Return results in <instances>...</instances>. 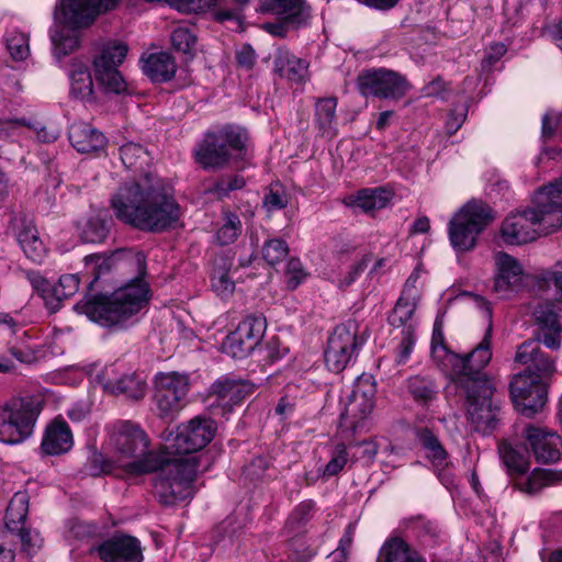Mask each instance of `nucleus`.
I'll return each instance as SVG.
<instances>
[{"label": "nucleus", "mask_w": 562, "mask_h": 562, "mask_svg": "<svg viewBox=\"0 0 562 562\" xmlns=\"http://www.w3.org/2000/svg\"><path fill=\"white\" fill-rule=\"evenodd\" d=\"M120 158L126 169L139 172L137 179L123 182L110 200L115 217L139 231L158 233L180 218V206L157 175L145 171L151 162L148 150L138 143L120 147Z\"/></svg>", "instance_id": "nucleus-1"}, {"label": "nucleus", "mask_w": 562, "mask_h": 562, "mask_svg": "<svg viewBox=\"0 0 562 562\" xmlns=\"http://www.w3.org/2000/svg\"><path fill=\"white\" fill-rule=\"evenodd\" d=\"M110 445L121 458L134 459L124 467L130 475L158 472L154 480L155 495L165 506L191 498L196 476V458L171 459L164 450L148 451L149 439L139 425L117 420L109 428Z\"/></svg>", "instance_id": "nucleus-2"}, {"label": "nucleus", "mask_w": 562, "mask_h": 562, "mask_svg": "<svg viewBox=\"0 0 562 562\" xmlns=\"http://www.w3.org/2000/svg\"><path fill=\"white\" fill-rule=\"evenodd\" d=\"M532 204V207L510 213L503 221L501 233L506 244H526L562 227V189L557 181L540 188Z\"/></svg>", "instance_id": "nucleus-3"}, {"label": "nucleus", "mask_w": 562, "mask_h": 562, "mask_svg": "<svg viewBox=\"0 0 562 562\" xmlns=\"http://www.w3.org/2000/svg\"><path fill=\"white\" fill-rule=\"evenodd\" d=\"M149 288L142 278H135L110 296L89 295L76 308L89 319L105 327L123 325L148 303Z\"/></svg>", "instance_id": "nucleus-4"}, {"label": "nucleus", "mask_w": 562, "mask_h": 562, "mask_svg": "<svg viewBox=\"0 0 562 562\" xmlns=\"http://www.w3.org/2000/svg\"><path fill=\"white\" fill-rule=\"evenodd\" d=\"M122 0H61L60 13L66 25L50 32L54 55L58 59L79 45L77 30L89 27L103 13L114 10Z\"/></svg>", "instance_id": "nucleus-5"}, {"label": "nucleus", "mask_w": 562, "mask_h": 562, "mask_svg": "<svg viewBox=\"0 0 562 562\" xmlns=\"http://www.w3.org/2000/svg\"><path fill=\"white\" fill-rule=\"evenodd\" d=\"M249 136L245 128L226 124L209 131L194 149L195 161L205 170H221L247 156Z\"/></svg>", "instance_id": "nucleus-6"}, {"label": "nucleus", "mask_w": 562, "mask_h": 562, "mask_svg": "<svg viewBox=\"0 0 562 562\" xmlns=\"http://www.w3.org/2000/svg\"><path fill=\"white\" fill-rule=\"evenodd\" d=\"M492 324L490 323L480 344L470 353L464 356L442 347L445 352L443 366L450 367V372L457 386L494 382L484 372V368L492 359Z\"/></svg>", "instance_id": "nucleus-7"}, {"label": "nucleus", "mask_w": 562, "mask_h": 562, "mask_svg": "<svg viewBox=\"0 0 562 562\" xmlns=\"http://www.w3.org/2000/svg\"><path fill=\"white\" fill-rule=\"evenodd\" d=\"M42 411L33 396L11 398L0 407V441L18 445L27 439Z\"/></svg>", "instance_id": "nucleus-8"}, {"label": "nucleus", "mask_w": 562, "mask_h": 562, "mask_svg": "<svg viewBox=\"0 0 562 562\" xmlns=\"http://www.w3.org/2000/svg\"><path fill=\"white\" fill-rule=\"evenodd\" d=\"M216 424L205 416H195L177 427L176 432H170L167 440L169 445L164 449V456L171 459L196 458V471L199 458L194 452L205 448L214 438Z\"/></svg>", "instance_id": "nucleus-9"}, {"label": "nucleus", "mask_w": 562, "mask_h": 562, "mask_svg": "<svg viewBox=\"0 0 562 562\" xmlns=\"http://www.w3.org/2000/svg\"><path fill=\"white\" fill-rule=\"evenodd\" d=\"M493 220L491 209L481 202L465 204L449 223V238L458 251L471 250L477 236Z\"/></svg>", "instance_id": "nucleus-10"}, {"label": "nucleus", "mask_w": 562, "mask_h": 562, "mask_svg": "<svg viewBox=\"0 0 562 562\" xmlns=\"http://www.w3.org/2000/svg\"><path fill=\"white\" fill-rule=\"evenodd\" d=\"M465 395L469 419L475 431L487 435L499 422L501 407L494 397V382H483L475 385L457 386Z\"/></svg>", "instance_id": "nucleus-11"}, {"label": "nucleus", "mask_w": 562, "mask_h": 562, "mask_svg": "<svg viewBox=\"0 0 562 562\" xmlns=\"http://www.w3.org/2000/svg\"><path fill=\"white\" fill-rule=\"evenodd\" d=\"M364 339L359 337V324L348 319L335 327L328 337L325 364L331 372H341L358 355Z\"/></svg>", "instance_id": "nucleus-12"}, {"label": "nucleus", "mask_w": 562, "mask_h": 562, "mask_svg": "<svg viewBox=\"0 0 562 562\" xmlns=\"http://www.w3.org/2000/svg\"><path fill=\"white\" fill-rule=\"evenodd\" d=\"M128 47L121 42H109L102 46L93 59L94 77L105 93L121 94L127 85L119 71L124 61Z\"/></svg>", "instance_id": "nucleus-13"}, {"label": "nucleus", "mask_w": 562, "mask_h": 562, "mask_svg": "<svg viewBox=\"0 0 562 562\" xmlns=\"http://www.w3.org/2000/svg\"><path fill=\"white\" fill-rule=\"evenodd\" d=\"M357 87L364 97L397 100L405 95L409 83L401 74L385 69H364L357 77Z\"/></svg>", "instance_id": "nucleus-14"}, {"label": "nucleus", "mask_w": 562, "mask_h": 562, "mask_svg": "<svg viewBox=\"0 0 562 562\" xmlns=\"http://www.w3.org/2000/svg\"><path fill=\"white\" fill-rule=\"evenodd\" d=\"M267 328L262 314L247 315L234 331L226 336L222 351L232 358L244 359L258 346Z\"/></svg>", "instance_id": "nucleus-15"}, {"label": "nucleus", "mask_w": 562, "mask_h": 562, "mask_svg": "<svg viewBox=\"0 0 562 562\" xmlns=\"http://www.w3.org/2000/svg\"><path fill=\"white\" fill-rule=\"evenodd\" d=\"M189 380L177 372L160 373L156 376L154 400L161 418L172 417L184 406Z\"/></svg>", "instance_id": "nucleus-16"}, {"label": "nucleus", "mask_w": 562, "mask_h": 562, "mask_svg": "<svg viewBox=\"0 0 562 562\" xmlns=\"http://www.w3.org/2000/svg\"><path fill=\"white\" fill-rule=\"evenodd\" d=\"M514 404L526 416L537 414L546 404L547 389L542 379L528 373H517L509 383Z\"/></svg>", "instance_id": "nucleus-17"}, {"label": "nucleus", "mask_w": 562, "mask_h": 562, "mask_svg": "<svg viewBox=\"0 0 562 562\" xmlns=\"http://www.w3.org/2000/svg\"><path fill=\"white\" fill-rule=\"evenodd\" d=\"M97 383L111 395L139 401L145 396L146 382L136 373L121 372L114 364L104 367L97 375Z\"/></svg>", "instance_id": "nucleus-18"}, {"label": "nucleus", "mask_w": 562, "mask_h": 562, "mask_svg": "<svg viewBox=\"0 0 562 562\" xmlns=\"http://www.w3.org/2000/svg\"><path fill=\"white\" fill-rule=\"evenodd\" d=\"M522 436L538 462L553 463L562 459V437L558 432L527 425Z\"/></svg>", "instance_id": "nucleus-19"}, {"label": "nucleus", "mask_w": 562, "mask_h": 562, "mask_svg": "<svg viewBox=\"0 0 562 562\" xmlns=\"http://www.w3.org/2000/svg\"><path fill=\"white\" fill-rule=\"evenodd\" d=\"M375 384L371 378H361L347 396L341 419L356 428L358 423L369 416L374 407Z\"/></svg>", "instance_id": "nucleus-20"}, {"label": "nucleus", "mask_w": 562, "mask_h": 562, "mask_svg": "<svg viewBox=\"0 0 562 562\" xmlns=\"http://www.w3.org/2000/svg\"><path fill=\"white\" fill-rule=\"evenodd\" d=\"M538 335L546 347L558 350L562 342L560 306L557 302H541L532 312Z\"/></svg>", "instance_id": "nucleus-21"}, {"label": "nucleus", "mask_w": 562, "mask_h": 562, "mask_svg": "<svg viewBox=\"0 0 562 562\" xmlns=\"http://www.w3.org/2000/svg\"><path fill=\"white\" fill-rule=\"evenodd\" d=\"M94 551L102 562H142L143 553L137 538L114 535L101 542Z\"/></svg>", "instance_id": "nucleus-22"}, {"label": "nucleus", "mask_w": 562, "mask_h": 562, "mask_svg": "<svg viewBox=\"0 0 562 562\" xmlns=\"http://www.w3.org/2000/svg\"><path fill=\"white\" fill-rule=\"evenodd\" d=\"M540 342V338H537L520 344L515 355V362L526 367L521 373L543 379L555 371V363L541 349Z\"/></svg>", "instance_id": "nucleus-23"}, {"label": "nucleus", "mask_w": 562, "mask_h": 562, "mask_svg": "<svg viewBox=\"0 0 562 562\" xmlns=\"http://www.w3.org/2000/svg\"><path fill=\"white\" fill-rule=\"evenodd\" d=\"M9 229L13 233L30 260L34 262L43 260L46 249L31 220L23 214H13L9 222Z\"/></svg>", "instance_id": "nucleus-24"}, {"label": "nucleus", "mask_w": 562, "mask_h": 562, "mask_svg": "<svg viewBox=\"0 0 562 562\" xmlns=\"http://www.w3.org/2000/svg\"><path fill=\"white\" fill-rule=\"evenodd\" d=\"M254 390L255 385L249 381L224 379L212 384L210 398L213 400L212 405L216 404L225 409H231L250 396Z\"/></svg>", "instance_id": "nucleus-25"}, {"label": "nucleus", "mask_w": 562, "mask_h": 562, "mask_svg": "<svg viewBox=\"0 0 562 562\" xmlns=\"http://www.w3.org/2000/svg\"><path fill=\"white\" fill-rule=\"evenodd\" d=\"M495 263L497 273L494 280V291L505 296L520 285L524 271L518 260L505 252L496 254Z\"/></svg>", "instance_id": "nucleus-26"}, {"label": "nucleus", "mask_w": 562, "mask_h": 562, "mask_svg": "<svg viewBox=\"0 0 562 562\" xmlns=\"http://www.w3.org/2000/svg\"><path fill=\"white\" fill-rule=\"evenodd\" d=\"M260 10L295 25L306 23L311 16L310 7L304 0H260Z\"/></svg>", "instance_id": "nucleus-27"}, {"label": "nucleus", "mask_w": 562, "mask_h": 562, "mask_svg": "<svg viewBox=\"0 0 562 562\" xmlns=\"http://www.w3.org/2000/svg\"><path fill=\"white\" fill-rule=\"evenodd\" d=\"M113 220L105 210L92 211L77 224L79 237L83 243L101 244L111 231Z\"/></svg>", "instance_id": "nucleus-28"}, {"label": "nucleus", "mask_w": 562, "mask_h": 562, "mask_svg": "<svg viewBox=\"0 0 562 562\" xmlns=\"http://www.w3.org/2000/svg\"><path fill=\"white\" fill-rule=\"evenodd\" d=\"M74 445L72 432L64 419L55 418L46 428L42 450L49 456L68 452Z\"/></svg>", "instance_id": "nucleus-29"}, {"label": "nucleus", "mask_w": 562, "mask_h": 562, "mask_svg": "<svg viewBox=\"0 0 562 562\" xmlns=\"http://www.w3.org/2000/svg\"><path fill=\"white\" fill-rule=\"evenodd\" d=\"M68 137L72 147L81 154L98 153L104 149V135L87 123H75L70 126Z\"/></svg>", "instance_id": "nucleus-30"}, {"label": "nucleus", "mask_w": 562, "mask_h": 562, "mask_svg": "<svg viewBox=\"0 0 562 562\" xmlns=\"http://www.w3.org/2000/svg\"><path fill=\"white\" fill-rule=\"evenodd\" d=\"M274 71L294 83H304L308 80V63L296 57L288 49H278L273 60Z\"/></svg>", "instance_id": "nucleus-31"}, {"label": "nucleus", "mask_w": 562, "mask_h": 562, "mask_svg": "<svg viewBox=\"0 0 562 562\" xmlns=\"http://www.w3.org/2000/svg\"><path fill=\"white\" fill-rule=\"evenodd\" d=\"M140 63L143 72L155 83L171 80L177 71L173 57L165 52L142 56Z\"/></svg>", "instance_id": "nucleus-32"}, {"label": "nucleus", "mask_w": 562, "mask_h": 562, "mask_svg": "<svg viewBox=\"0 0 562 562\" xmlns=\"http://www.w3.org/2000/svg\"><path fill=\"white\" fill-rule=\"evenodd\" d=\"M70 95L80 101L93 100V80L88 64L74 59L68 71Z\"/></svg>", "instance_id": "nucleus-33"}, {"label": "nucleus", "mask_w": 562, "mask_h": 562, "mask_svg": "<svg viewBox=\"0 0 562 562\" xmlns=\"http://www.w3.org/2000/svg\"><path fill=\"white\" fill-rule=\"evenodd\" d=\"M417 277L411 276L406 283L405 288L402 292V295L398 297L391 315L389 316V323L391 326L398 328H406L411 324L407 323L411 321L415 310H416V294L414 291V282Z\"/></svg>", "instance_id": "nucleus-34"}, {"label": "nucleus", "mask_w": 562, "mask_h": 562, "mask_svg": "<svg viewBox=\"0 0 562 562\" xmlns=\"http://www.w3.org/2000/svg\"><path fill=\"white\" fill-rule=\"evenodd\" d=\"M378 562H426L404 539H387L379 551Z\"/></svg>", "instance_id": "nucleus-35"}, {"label": "nucleus", "mask_w": 562, "mask_h": 562, "mask_svg": "<svg viewBox=\"0 0 562 562\" xmlns=\"http://www.w3.org/2000/svg\"><path fill=\"white\" fill-rule=\"evenodd\" d=\"M415 437L426 450V457L437 470H443L449 465V454L432 430L427 427L417 428Z\"/></svg>", "instance_id": "nucleus-36"}, {"label": "nucleus", "mask_w": 562, "mask_h": 562, "mask_svg": "<svg viewBox=\"0 0 562 562\" xmlns=\"http://www.w3.org/2000/svg\"><path fill=\"white\" fill-rule=\"evenodd\" d=\"M562 483V470L536 469L529 476L520 477L515 486L529 495L537 494L543 487Z\"/></svg>", "instance_id": "nucleus-37"}, {"label": "nucleus", "mask_w": 562, "mask_h": 562, "mask_svg": "<svg viewBox=\"0 0 562 562\" xmlns=\"http://www.w3.org/2000/svg\"><path fill=\"white\" fill-rule=\"evenodd\" d=\"M392 194L384 188H369L357 192L351 205L362 210L364 213L384 209L391 201Z\"/></svg>", "instance_id": "nucleus-38"}, {"label": "nucleus", "mask_w": 562, "mask_h": 562, "mask_svg": "<svg viewBox=\"0 0 562 562\" xmlns=\"http://www.w3.org/2000/svg\"><path fill=\"white\" fill-rule=\"evenodd\" d=\"M504 465L512 476L524 475L529 469L528 452L522 447L504 441L498 447Z\"/></svg>", "instance_id": "nucleus-39"}, {"label": "nucleus", "mask_w": 562, "mask_h": 562, "mask_svg": "<svg viewBox=\"0 0 562 562\" xmlns=\"http://www.w3.org/2000/svg\"><path fill=\"white\" fill-rule=\"evenodd\" d=\"M407 392L420 405H428L436 400L438 387L434 379L428 375L416 374L405 381Z\"/></svg>", "instance_id": "nucleus-40"}, {"label": "nucleus", "mask_w": 562, "mask_h": 562, "mask_svg": "<svg viewBox=\"0 0 562 562\" xmlns=\"http://www.w3.org/2000/svg\"><path fill=\"white\" fill-rule=\"evenodd\" d=\"M29 495L25 491L16 492L9 502L5 513V527L10 532L22 527L29 514Z\"/></svg>", "instance_id": "nucleus-41"}, {"label": "nucleus", "mask_w": 562, "mask_h": 562, "mask_svg": "<svg viewBox=\"0 0 562 562\" xmlns=\"http://www.w3.org/2000/svg\"><path fill=\"white\" fill-rule=\"evenodd\" d=\"M337 99L334 97L318 99L315 103V115L318 127L327 134H334L336 128Z\"/></svg>", "instance_id": "nucleus-42"}, {"label": "nucleus", "mask_w": 562, "mask_h": 562, "mask_svg": "<svg viewBox=\"0 0 562 562\" xmlns=\"http://www.w3.org/2000/svg\"><path fill=\"white\" fill-rule=\"evenodd\" d=\"M315 503L312 499L301 502L290 514L286 520V528L292 532H300L301 529L314 517Z\"/></svg>", "instance_id": "nucleus-43"}, {"label": "nucleus", "mask_w": 562, "mask_h": 562, "mask_svg": "<svg viewBox=\"0 0 562 562\" xmlns=\"http://www.w3.org/2000/svg\"><path fill=\"white\" fill-rule=\"evenodd\" d=\"M114 470L112 460L105 458L101 452L93 451L87 459L80 470L83 476L97 477L100 475L111 474Z\"/></svg>", "instance_id": "nucleus-44"}, {"label": "nucleus", "mask_w": 562, "mask_h": 562, "mask_svg": "<svg viewBox=\"0 0 562 562\" xmlns=\"http://www.w3.org/2000/svg\"><path fill=\"white\" fill-rule=\"evenodd\" d=\"M87 273L93 279L90 282V286L98 281L103 274L108 273L113 266L112 255L105 254H92L88 255L83 259Z\"/></svg>", "instance_id": "nucleus-45"}, {"label": "nucleus", "mask_w": 562, "mask_h": 562, "mask_svg": "<svg viewBox=\"0 0 562 562\" xmlns=\"http://www.w3.org/2000/svg\"><path fill=\"white\" fill-rule=\"evenodd\" d=\"M222 266L215 267L212 272L211 281L212 288L217 295L222 297L229 296L235 290V282L228 274L226 269V260L221 258Z\"/></svg>", "instance_id": "nucleus-46"}, {"label": "nucleus", "mask_w": 562, "mask_h": 562, "mask_svg": "<svg viewBox=\"0 0 562 562\" xmlns=\"http://www.w3.org/2000/svg\"><path fill=\"white\" fill-rule=\"evenodd\" d=\"M245 186L246 180L244 177L239 175H227L215 181L207 191L217 199H224L229 196L231 192L240 190Z\"/></svg>", "instance_id": "nucleus-47"}, {"label": "nucleus", "mask_w": 562, "mask_h": 562, "mask_svg": "<svg viewBox=\"0 0 562 562\" xmlns=\"http://www.w3.org/2000/svg\"><path fill=\"white\" fill-rule=\"evenodd\" d=\"M15 533L21 541V551L29 558L34 557L43 548L44 540L40 532L24 526L15 529Z\"/></svg>", "instance_id": "nucleus-48"}, {"label": "nucleus", "mask_w": 562, "mask_h": 562, "mask_svg": "<svg viewBox=\"0 0 562 562\" xmlns=\"http://www.w3.org/2000/svg\"><path fill=\"white\" fill-rule=\"evenodd\" d=\"M241 221L234 213L226 214L224 224L216 232L218 244L225 246L233 244L241 233Z\"/></svg>", "instance_id": "nucleus-49"}, {"label": "nucleus", "mask_w": 562, "mask_h": 562, "mask_svg": "<svg viewBox=\"0 0 562 562\" xmlns=\"http://www.w3.org/2000/svg\"><path fill=\"white\" fill-rule=\"evenodd\" d=\"M289 255V246L281 238H271L262 246V258L270 265L276 266L282 262Z\"/></svg>", "instance_id": "nucleus-50"}, {"label": "nucleus", "mask_w": 562, "mask_h": 562, "mask_svg": "<svg viewBox=\"0 0 562 562\" xmlns=\"http://www.w3.org/2000/svg\"><path fill=\"white\" fill-rule=\"evenodd\" d=\"M170 41L177 52L191 54L196 44V36L188 27L180 26L172 31Z\"/></svg>", "instance_id": "nucleus-51"}, {"label": "nucleus", "mask_w": 562, "mask_h": 562, "mask_svg": "<svg viewBox=\"0 0 562 562\" xmlns=\"http://www.w3.org/2000/svg\"><path fill=\"white\" fill-rule=\"evenodd\" d=\"M7 48L15 60H24L30 53L29 37L24 33L12 32L7 36Z\"/></svg>", "instance_id": "nucleus-52"}, {"label": "nucleus", "mask_w": 562, "mask_h": 562, "mask_svg": "<svg viewBox=\"0 0 562 562\" xmlns=\"http://www.w3.org/2000/svg\"><path fill=\"white\" fill-rule=\"evenodd\" d=\"M80 280L77 274H65L58 280V283L52 288L53 295L57 301H61L75 295L79 289Z\"/></svg>", "instance_id": "nucleus-53"}, {"label": "nucleus", "mask_w": 562, "mask_h": 562, "mask_svg": "<svg viewBox=\"0 0 562 562\" xmlns=\"http://www.w3.org/2000/svg\"><path fill=\"white\" fill-rule=\"evenodd\" d=\"M348 461L347 447L344 443H338L333 450L331 458L325 465L323 474L325 476L337 475L346 465Z\"/></svg>", "instance_id": "nucleus-54"}, {"label": "nucleus", "mask_w": 562, "mask_h": 562, "mask_svg": "<svg viewBox=\"0 0 562 562\" xmlns=\"http://www.w3.org/2000/svg\"><path fill=\"white\" fill-rule=\"evenodd\" d=\"M402 340L397 347V352L395 356V362L397 364H404L407 362L415 344L414 327L412 325L404 328L402 330Z\"/></svg>", "instance_id": "nucleus-55"}, {"label": "nucleus", "mask_w": 562, "mask_h": 562, "mask_svg": "<svg viewBox=\"0 0 562 562\" xmlns=\"http://www.w3.org/2000/svg\"><path fill=\"white\" fill-rule=\"evenodd\" d=\"M270 459L267 457H255L245 468L244 474L251 481L260 480L265 476L266 471L270 468Z\"/></svg>", "instance_id": "nucleus-56"}, {"label": "nucleus", "mask_w": 562, "mask_h": 562, "mask_svg": "<svg viewBox=\"0 0 562 562\" xmlns=\"http://www.w3.org/2000/svg\"><path fill=\"white\" fill-rule=\"evenodd\" d=\"M305 274L302 269L301 261L292 258L289 260L285 270L286 285L290 290H294L304 279Z\"/></svg>", "instance_id": "nucleus-57"}, {"label": "nucleus", "mask_w": 562, "mask_h": 562, "mask_svg": "<svg viewBox=\"0 0 562 562\" xmlns=\"http://www.w3.org/2000/svg\"><path fill=\"white\" fill-rule=\"evenodd\" d=\"M353 541V530L349 525L340 538L338 548L331 554V562H347L349 550Z\"/></svg>", "instance_id": "nucleus-58"}, {"label": "nucleus", "mask_w": 562, "mask_h": 562, "mask_svg": "<svg viewBox=\"0 0 562 562\" xmlns=\"http://www.w3.org/2000/svg\"><path fill=\"white\" fill-rule=\"evenodd\" d=\"M257 55L249 44H244L236 50V63L240 68L251 70L256 64Z\"/></svg>", "instance_id": "nucleus-59"}, {"label": "nucleus", "mask_w": 562, "mask_h": 562, "mask_svg": "<svg viewBox=\"0 0 562 562\" xmlns=\"http://www.w3.org/2000/svg\"><path fill=\"white\" fill-rule=\"evenodd\" d=\"M288 203V195L283 190H270L263 198V205L268 211L284 209Z\"/></svg>", "instance_id": "nucleus-60"}, {"label": "nucleus", "mask_w": 562, "mask_h": 562, "mask_svg": "<svg viewBox=\"0 0 562 562\" xmlns=\"http://www.w3.org/2000/svg\"><path fill=\"white\" fill-rule=\"evenodd\" d=\"M288 352L289 348L283 346L279 338H272L266 345V359L271 363L282 359Z\"/></svg>", "instance_id": "nucleus-61"}, {"label": "nucleus", "mask_w": 562, "mask_h": 562, "mask_svg": "<svg viewBox=\"0 0 562 562\" xmlns=\"http://www.w3.org/2000/svg\"><path fill=\"white\" fill-rule=\"evenodd\" d=\"M448 91L447 83L439 76L423 88L424 95L442 100L447 98Z\"/></svg>", "instance_id": "nucleus-62"}, {"label": "nucleus", "mask_w": 562, "mask_h": 562, "mask_svg": "<svg viewBox=\"0 0 562 562\" xmlns=\"http://www.w3.org/2000/svg\"><path fill=\"white\" fill-rule=\"evenodd\" d=\"M24 276L33 289L43 296L52 290L49 282L38 271L27 270L24 271Z\"/></svg>", "instance_id": "nucleus-63"}, {"label": "nucleus", "mask_w": 562, "mask_h": 562, "mask_svg": "<svg viewBox=\"0 0 562 562\" xmlns=\"http://www.w3.org/2000/svg\"><path fill=\"white\" fill-rule=\"evenodd\" d=\"M25 127L35 132L38 140L43 143H52L57 139L58 133L55 130H48L46 126L42 125L40 122H31L25 125Z\"/></svg>", "instance_id": "nucleus-64"}]
</instances>
